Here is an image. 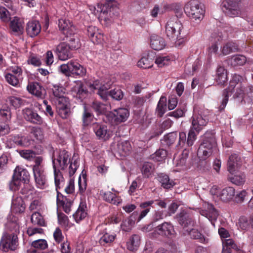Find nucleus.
Here are the masks:
<instances>
[{
	"label": "nucleus",
	"mask_w": 253,
	"mask_h": 253,
	"mask_svg": "<svg viewBox=\"0 0 253 253\" xmlns=\"http://www.w3.org/2000/svg\"><path fill=\"white\" fill-rule=\"evenodd\" d=\"M41 31V26L39 21L35 20L29 21L27 24L26 32L31 37L37 36Z\"/></svg>",
	"instance_id": "30"
},
{
	"label": "nucleus",
	"mask_w": 253,
	"mask_h": 253,
	"mask_svg": "<svg viewBox=\"0 0 253 253\" xmlns=\"http://www.w3.org/2000/svg\"><path fill=\"white\" fill-rule=\"evenodd\" d=\"M10 104L15 108H19L24 104L25 101L22 98L16 96H10L8 98Z\"/></svg>",
	"instance_id": "62"
},
{
	"label": "nucleus",
	"mask_w": 253,
	"mask_h": 253,
	"mask_svg": "<svg viewBox=\"0 0 253 253\" xmlns=\"http://www.w3.org/2000/svg\"><path fill=\"white\" fill-rule=\"evenodd\" d=\"M167 155V151L164 149H159L151 155L152 159L155 161L161 162L165 159Z\"/></svg>",
	"instance_id": "58"
},
{
	"label": "nucleus",
	"mask_w": 253,
	"mask_h": 253,
	"mask_svg": "<svg viewBox=\"0 0 253 253\" xmlns=\"http://www.w3.org/2000/svg\"><path fill=\"white\" fill-rule=\"evenodd\" d=\"M32 246L34 248L41 250H45L48 247L47 243L44 239L35 240L32 243Z\"/></svg>",
	"instance_id": "60"
},
{
	"label": "nucleus",
	"mask_w": 253,
	"mask_h": 253,
	"mask_svg": "<svg viewBox=\"0 0 253 253\" xmlns=\"http://www.w3.org/2000/svg\"><path fill=\"white\" fill-rule=\"evenodd\" d=\"M239 160L240 158L236 154H232L229 157L227 163V169L230 173L233 174L239 168Z\"/></svg>",
	"instance_id": "33"
},
{
	"label": "nucleus",
	"mask_w": 253,
	"mask_h": 253,
	"mask_svg": "<svg viewBox=\"0 0 253 253\" xmlns=\"http://www.w3.org/2000/svg\"><path fill=\"white\" fill-rule=\"evenodd\" d=\"M156 231L159 235L169 237L173 235L175 231L173 226L170 222H165L156 227Z\"/></svg>",
	"instance_id": "28"
},
{
	"label": "nucleus",
	"mask_w": 253,
	"mask_h": 253,
	"mask_svg": "<svg viewBox=\"0 0 253 253\" xmlns=\"http://www.w3.org/2000/svg\"><path fill=\"white\" fill-rule=\"evenodd\" d=\"M222 242V253H230L231 249L238 250V246L232 239H224Z\"/></svg>",
	"instance_id": "40"
},
{
	"label": "nucleus",
	"mask_w": 253,
	"mask_h": 253,
	"mask_svg": "<svg viewBox=\"0 0 253 253\" xmlns=\"http://www.w3.org/2000/svg\"><path fill=\"white\" fill-rule=\"evenodd\" d=\"M11 118L10 108L8 106H3L0 109V119L5 123H8Z\"/></svg>",
	"instance_id": "43"
},
{
	"label": "nucleus",
	"mask_w": 253,
	"mask_h": 253,
	"mask_svg": "<svg viewBox=\"0 0 253 253\" xmlns=\"http://www.w3.org/2000/svg\"><path fill=\"white\" fill-rule=\"evenodd\" d=\"M94 116L92 113L86 108L84 106V112L82 115V121L84 126L90 125L93 121Z\"/></svg>",
	"instance_id": "45"
},
{
	"label": "nucleus",
	"mask_w": 253,
	"mask_h": 253,
	"mask_svg": "<svg viewBox=\"0 0 253 253\" xmlns=\"http://www.w3.org/2000/svg\"><path fill=\"white\" fill-rule=\"evenodd\" d=\"M247 61L246 57L242 55H237L231 57V63L233 66L243 65Z\"/></svg>",
	"instance_id": "55"
},
{
	"label": "nucleus",
	"mask_w": 253,
	"mask_h": 253,
	"mask_svg": "<svg viewBox=\"0 0 253 253\" xmlns=\"http://www.w3.org/2000/svg\"><path fill=\"white\" fill-rule=\"evenodd\" d=\"M238 50V45L233 42H230L225 43L221 47V55H227L231 52L237 51Z\"/></svg>",
	"instance_id": "42"
},
{
	"label": "nucleus",
	"mask_w": 253,
	"mask_h": 253,
	"mask_svg": "<svg viewBox=\"0 0 253 253\" xmlns=\"http://www.w3.org/2000/svg\"><path fill=\"white\" fill-rule=\"evenodd\" d=\"M31 220L34 225H39L42 226L45 225L44 220L39 212H35L33 213L31 215Z\"/></svg>",
	"instance_id": "54"
},
{
	"label": "nucleus",
	"mask_w": 253,
	"mask_h": 253,
	"mask_svg": "<svg viewBox=\"0 0 253 253\" xmlns=\"http://www.w3.org/2000/svg\"><path fill=\"white\" fill-rule=\"evenodd\" d=\"M14 178L19 179L24 183L29 181L30 174L27 169L17 167L14 171Z\"/></svg>",
	"instance_id": "34"
},
{
	"label": "nucleus",
	"mask_w": 253,
	"mask_h": 253,
	"mask_svg": "<svg viewBox=\"0 0 253 253\" xmlns=\"http://www.w3.org/2000/svg\"><path fill=\"white\" fill-rule=\"evenodd\" d=\"M182 14V10H178L176 12V17L169 19L166 25L165 34L167 38L171 41H175L182 34L183 25L178 19V17H180Z\"/></svg>",
	"instance_id": "5"
},
{
	"label": "nucleus",
	"mask_w": 253,
	"mask_h": 253,
	"mask_svg": "<svg viewBox=\"0 0 253 253\" xmlns=\"http://www.w3.org/2000/svg\"><path fill=\"white\" fill-rule=\"evenodd\" d=\"M251 222L246 216H241L236 223L238 230L240 231L247 230L250 226Z\"/></svg>",
	"instance_id": "48"
},
{
	"label": "nucleus",
	"mask_w": 253,
	"mask_h": 253,
	"mask_svg": "<svg viewBox=\"0 0 253 253\" xmlns=\"http://www.w3.org/2000/svg\"><path fill=\"white\" fill-rule=\"evenodd\" d=\"M104 200L114 205H118L121 203L122 200L120 197L111 191H106L102 194Z\"/></svg>",
	"instance_id": "38"
},
{
	"label": "nucleus",
	"mask_w": 253,
	"mask_h": 253,
	"mask_svg": "<svg viewBox=\"0 0 253 253\" xmlns=\"http://www.w3.org/2000/svg\"><path fill=\"white\" fill-rule=\"evenodd\" d=\"M93 129L96 136L99 139L106 140L112 135L111 131L108 129L107 126L103 124L93 123Z\"/></svg>",
	"instance_id": "21"
},
{
	"label": "nucleus",
	"mask_w": 253,
	"mask_h": 253,
	"mask_svg": "<svg viewBox=\"0 0 253 253\" xmlns=\"http://www.w3.org/2000/svg\"><path fill=\"white\" fill-rule=\"evenodd\" d=\"M184 11L186 14L191 19L201 21L204 17L205 10L199 2L196 0H192L188 2L185 5Z\"/></svg>",
	"instance_id": "9"
},
{
	"label": "nucleus",
	"mask_w": 253,
	"mask_h": 253,
	"mask_svg": "<svg viewBox=\"0 0 253 253\" xmlns=\"http://www.w3.org/2000/svg\"><path fill=\"white\" fill-rule=\"evenodd\" d=\"M71 50L67 43L61 42L57 46L55 52L59 60L65 61L73 57Z\"/></svg>",
	"instance_id": "19"
},
{
	"label": "nucleus",
	"mask_w": 253,
	"mask_h": 253,
	"mask_svg": "<svg viewBox=\"0 0 253 253\" xmlns=\"http://www.w3.org/2000/svg\"><path fill=\"white\" fill-rule=\"evenodd\" d=\"M177 218L179 224L183 226L184 234L189 235L192 239L198 240L201 243L207 242L208 239L204 235L198 230L193 228L195 222L191 214L185 211H182L177 215Z\"/></svg>",
	"instance_id": "3"
},
{
	"label": "nucleus",
	"mask_w": 253,
	"mask_h": 253,
	"mask_svg": "<svg viewBox=\"0 0 253 253\" xmlns=\"http://www.w3.org/2000/svg\"><path fill=\"white\" fill-rule=\"evenodd\" d=\"M19 77L13 75L12 73H6L5 79L6 82L12 86L17 87L19 84Z\"/></svg>",
	"instance_id": "56"
},
{
	"label": "nucleus",
	"mask_w": 253,
	"mask_h": 253,
	"mask_svg": "<svg viewBox=\"0 0 253 253\" xmlns=\"http://www.w3.org/2000/svg\"><path fill=\"white\" fill-rule=\"evenodd\" d=\"M72 203V199L57 191V205L58 207H62L66 213H69L70 212Z\"/></svg>",
	"instance_id": "26"
},
{
	"label": "nucleus",
	"mask_w": 253,
	"mask_h": 253,
	"mask_svg": "<svg viewBox=\"0 0 253 253\" xmlns=\"http://www.w3.org/2000/svg\"><path fill=\"white\" fill-rule=\"evenodd\" d=\"M52 159L55 160L56 168L68 172L70 177L75 174L79 167V161L75 160L73 162L71 161L70 154L65 150H60L57 158L52 157Z\"/></svg>",
	"instance_id": "4"
},
{
	"label": "nucleus",
	"mask_w": 253,
	"mask_h": 253,
	"mask_svg": "<svg viewBox=\"0 0 253 253\" xmlns=\"http://www.w3.org/2000/svg\"><path fill=\"white\" fill-rule=\"evenodd\" d=\"M215 81L219 85H223L227 81V71L224 67L220 66L216 70Z\"/></svg>",
	"instance_id": "39"
},
{
	"label": "nucleus",
	"mask_w": 253,
	"mask_h": 253,
	"mask_svg": "<svg viewBox=\"0 0 253 253\" xmlns=\"http://www.w3.org/2000/svg\"><path fill=\"white\" fill-rule=\"evenodd\" d=\"M99 238V243L102 246L112 243L116 238V235L114 233H110L106 230L100 232L98 234Z\"/></svg>",
	"instance_id": "32"
},
{
	"label": "nucleus",
	"mask_w": 253,
	"mask_h": 253,
	"mask_svg": "<svg viewBox=\"0 0 253 253\" xmlns=\"http://www.w3.org/2000/svg\"><path fill=\"white\" fill-rule=\"evenodd\" d=\"M134 224V221L130 217L124 220L121 224V228L123 231L128 232L131 230Z\"/></svg>",
	"instance_id": "61"
},
{
	"label": "nucleus",
	"mask_w": 253,
	"mask_h": 253,
	"mask_svg": "<svg viewBox=\"0 0 253 253\" xmlns=\"http://www.w3.org/2000/svg\"><path fill=\"white\" fill-rule=\"evenodd\" d=\"M31 133L33 134L34 137L39 141L42 142L44 139V134L42 129L39 127H32Z\"/></svg>",
	"instance_id": "57"
},
{
	"label": "nucleus",
	"mask_w": 253,
	"mask_h": 253,
	"mask_svg": "<svg viewBox=\"0 0 253 253\" xmlns=\"http://www.w3.org/2000/svg\"><path fill=\"white\" fill-rule=\"evenodd\" d=\"M52 162L54 171V182L56 186V190L57 192L58 191V189H60L63 186L64 184V179L60 171L61 169H57L56 168L55 165V160L53 159Z\"/></svg>",
	"instance_id": "31"
},
{
	"label": "nucleus",
	"mask_w": 253,
	"mask_h": 253,
	"mask_svg": "<svg viewBox=\"0 0 253 253\" xmlns=\"http://www.w3.org/2000/svg\"><path fill=\"white\" fill-rule=\"evenodd\" d=\"M52 90L53 95L56 98L55 102L62 98H66L64 96L66 89L63 86L59 85H53Z\"/></svg>",
	"instance_id": "47"
},
{
	"label": "nucleus",
	"mask_w": 253,
	"mask_h": 253,
	"mask_svg": "<svg viewBox=\"0 0 253 253\" xmlns=\"http://www.w3.org/2000/svg\"><path fill=\"white\" fill-rule=\"evenodd\" d=\"M11 208V210L16 213L23 212L25 207L22 198L20 197H13Z\"/></svg>",
	"instance_id": "36"
},
{
	"label": "nucleus",
	"mask_w": 253,
	"mask_h": 253,
	"mask_svg": "<svg viewBox=\"0 0 253 253\" xmlns=\"http://www.w3.org/2000/svg\"><path fill=\"white\" fill-rule=\"evenodd\" d=\"M36 185L38 188L43 189L48 186L44 169L33 171Z\"/></svg>",
	"instance_id": "25"
},
{
	"label": "nucleus",
	"mask_w": 253,
	"mask_h": 253,
	"mask_svg": "<svg viewBox=\"0 0 253 253\" xmlns=\"http://www.w3.org/2000/svg\"><path fill=\"white\" fill-rule=\"evenodd\" d=\"M131 149L130 143L128 141L120 142L118 144V151L122 157H125L129 154Z\"/></svg>",
	"instance_id": "41"
},
{
	"label": "nucleus",
	"mask_w": 253,
	"mask_h": 253,
	"mask_svg": "<svg viewBox=\"0 0 253 253\" xmlns=\"http://www.w3.org/2000/svg\"><path fill=\"white\" fill-rule=\"evenodd\" d=\"M59 71L66 76L72 75L83 77L86 74V69L75 60H71L59 67Z\"/></svg>",
	"instance_id": "7"
},
{
	"label": "nucleus",
	"mask_w": 253,
	"mask_h": 253,
	"mask_svg": "<svg viewBox=\"0 0 253 253\" xmlns=\"http://www.w3.org/2000/svg\"><path fill=\"white\" fill-rule=\"evenodd\" d=\"M210 193L214 197L219 198L223 202H227L233 198L235 190L232 187L220 189L216 185H213L210 190Z\"/></svg>",
	"instance_id": "10"
},
{
	"label": "nucleus",
	"mask_w": 253,
	"mask_h": 253,
	"mask_svg": "<svg viewBox=\"0 0 253 253\" xmlns=\"http://www.w3.org/2000/svg\"><path fill=\"white\" fill-rule=\"evenodd\" d=\"M137 66L143 69L150 68L153 66V60L149 55L142 57L138 61Z\"/></svg>",
	"instance_id": "50"
},
{
	"label": "nucleus",
	"mask_w": 253,
	"mask_h": 253,
	"mask_svg": "<svg viewBox=\"0 0 253 253\" xmlns=\"http://www.w3.org/2000/svg\"><path fill=\"white\" fill-rule=\"evenodd\" d=\"M221 37L217 38V40H216L215 39L214 41V42L211 43V44L208 48V58L210 59L211 57L212 54H215L217 56H220L221 54L218 52V46L217 44V41H219L221 39Z\"/></svg>",
	"instance_id": "51"
},
{
	"label": "nucleus",
	"mask_w": 253,
	"mask_h": 253,
	"mask_svg": "<svg viewBox=\"0 0 253 253\" xmlns=\"http://www.w3.org/2000/svg\"><path fill=\"white\" fill-rule=\"evenodd\" d=\"M167 98L165 96H161L157 104L156 112L159 117H162L166 112L167 109Z\"/></svg>",
	"instance_id": "49"
},
{
	"label": "nucleus",
	"mask_w": 253,
	"mask_h": 253,
	"mask_svg": "<svg viewBox=\"0 0 253 253\" xmlns=\"http://www.w3.org/2000/svg\"><path fill=\"white\" fill-rule=\"evenodd\" d=\"M67 38V40L69 42L68 44L71 49H77L81 46L80 40L78 37L74 34L72 35H69Z\"/></svg>",
	"instance_id": "46"
},
{
	"label": "nucleus",
	"mask_w": 253,
	"mask_h": 253,
	"mask_svg": "<svg viewBox=\"0 0 253 253\" xmlns=\"http://www.w3.org/2000/svg\"><path fill=\"white\" fill-rule=\"evenodd\" d=\"M211 112L208 109H201L198 113L195 111L192 117V126L188 134L186 144L188 146L193 145L197 134L207 124Z\"/></svg>",
	"instance_id": "1"
},
{
	"label": "nucleus",
	"mask_w": 253,
	"mask_h": 253,
	"mask_svg": "<svg viewBox=\"0 0 253 253\" xmlns=\"http://www.w3.org/2000/svg\"><path fill=\"white\" fill-rule=\"evenodd\" d=\"M87 34L90 40L94 43L99 44L104 41L103 34L100 30L95 26L88 27Z\"/></svg>",
	"instance_id": "23"
},
{
	"label": "nucleus",
	"mask_w": 253,
	"mask_h": 253,
	"mask_svg": "<svg viewBox=\"0 0 253 253\" xmlns=\"http://www.w3.org/2000/svg\"><path fill=\"white\" fill-rule=\"evenodd\" d=\"M23 20L15 16L10 20L9 28L11 32L16 36L22 35L24 31Z\"/></svg>",
	"instance_id": "24"
},
{
	"label": "nucleus",
	"mask_w": 253,
	"mask_h": 253,
	"mask_svg": "<svg viewBox=\"0 0 253 253\" xmlns=\"http://www.w3.org/2000/svg\"><path fill=\"white\" fill-rule=\"evenodd\" d=\"M100 9L99 19L104 21L106 24L111 23L115 16H118V7L117 2L114 0H107L104 3L97 5Z\"/></svg>",
	"instance_id": "6"
},
{
	"label": "nucleus",
	"mask_w": 253,
	"mask_h": 253,
	"mask_svg": "<svg viewBox=\"0 0 253 253\" xmlns=\"http://www.w3.org/2000/svg\"><path fill=\"white\" fill-rule=\"evenodd\" d=\"M158 180L161 184V186L166 189H169L175 185L174 181L170 179L168 175L164 173L158 175Z\"/></svg>",
	"instance_id": "37"
},
{
	"label": "nucleus",
	"mask_w": 253,
	"mask_h": 253,
	"mask_svg": "<svg viewBox=\"0 0 253 253\" xmlns=\"http://www.w3.org/2000/svg\"><path fill=\"white\" fill-rule=\"evenodd\" d=\"M113 84V82L109 78L105 80H97L90 84L89 88L92 90H96L97 94L103 100H107L109 96L116 100H120L124 96L121 89L115 88L109 92L108 91L111 87Z\"/></svg>",
	"instance_id": "2"
},
{
	"label": "nucleus",
	"mask_w": 253,
	"mask_h": 253,
	"mask_svg": "<svg viewBox=\"0 0 253 253\" xmlns=\"http://www.w3.org/2000/svg\"><path fill=\"white\" fill-rule=\"evenodd\" d=\"M234 97L241 98V102L253 103V86H241L240 88H238Z\"/></svg>",
	"instance_id": "16"
},
{
	"label": "nucleus",
	"mask_w": 253,
	"mask_h": 253,
	"mask_svg": "<svg viewBox=\"0 0 253 253\" xmlns=\"http://www.w3.org/2000/svg\"><path fill=\"white\" fill-rule=\"evenodd\" d=\"M92 107L97 114L104 113L107 110L105 104L97 101H94L92 102Z\"/></svg>",
	"instance_id": "59"
},
{
	"label": "nucleus",
	"mask_w": 253,
	"mask_h": 253,
	"mask_svg": "<svg viewBox=\"0 0 253 253\" xmlns=\"http://www.w3.org/2000/svg\"><path fill=\"white\" fill-rule=\"evenodd\" d=\"M86 211L87 207L85 203L81 202L78 210L73 215L76 222H80L86 216Z\"/></svg>",
	"instance_id": "35"
},
{
	"label": "nucleus",
	"mask_w": 253,
	"mask_h": 253,
	"mask_svg": "<svg viewBox=\"0 0 253 253\" xmlns=\"http://www.w3.org/2000/svg\"><path fill=\"white\" fill-rule=\"evenodd\" d=\"M27 89L29 93L39 98H43L45 94L44 88L37 82L29 83Z\"/></svg>",
	"instance_id": "27"
},
{
	"label": "nucleus",
	"mask_w": 253,
	"mask_h": 253,
	"mask_svg": "<svg viewBox=\"0 0 253 253\" xmlns=\"http://www.w3.org/2000/svg\"><path fill=\"white\" fill-rule=\"evenodd\" d=\"M230 181L238 186L243 185L246 181V175L244 173L235 174L229 178Z\"/></svg>",
	"instance_id": "53"
},
{
	"label": "nucleus",
	"mask_w": 253,
	"mask_h": 253,
	"mask_svg": "<svg viewBox=\"0 0 253 253\" xmlns=\"http://www.w3.org/2000/svg\"><path fill=\"white\" fill-rule=\"evenodd\" d=\"M200 213L207 218L211 223L214 225V222L217 219L218 213L212 205L205 203L203 205V209L200 211Z\"/></svg>",
	"instance_id": "17"
},
{
	"label": "nucleus",
	"mask_w": 253,
	"mask_h": 253,
	"mask_svg": "<svg viewBox=\"0 0 253 253\" xmlns=\"http://www.w3.org/2000/svg\"><path fill=\"white\" fill-rule=\"evenodd\" d=\"M215 145L216 143L213 137L204 139L198 150V157L201 160H206L211 154L212 149Z\"/></svg>",
	"instance_id": "11"
},
{
	"label": "nucleus",
	"mask_w": 253,
	"mask_h": 253,
	"mask_svg": "<svg viewBox=\"0 0 253 253\" xmlns=\"http://www.w3.org/2000/svg\"><path fill=\"white\" fill-rule=\"evenodd\" d=\"M55 103L57 112L59 115L63 119L67 118L71 113L69 99L62 98Z\"/></svg>",
	"instance_id": "18"
},
{
	"label": "nucleus",
	"mask_w": 253,
	"mask_h": 253,
	"mask_svg": "<svg viewBox=\"0 0 253 253\" xmlns=\"http://www.w3.org/2000/svg\"><path fill=\"white\" fill-rule=\"evenodd\" d=\"M140 244V237L138 235H133L127 243V247L129 251L136 250Z\"/></svg>",
	"instance_id": "44"
},
{
	"label": "nucleus",
	"mask_w": 253,
	"mask_h": 253,
	"mask_svg": "<svg viewBox=\"0 0 253 253\" xmlns=\"http://www.w3.org/2000/svg\"><path fill=\"white\" fill-rule=\"evenodd\" d=\"M221 9L227 15L234 17L240 13L238 3L231 0H223L220 5Z\"/></svg>",
	"instance_id": "14"
},
{
	"label": "nucleus",
	"mask_w": 253,
	"mask_h": 253,
	"mask_svg": "<svg viewBox=\"0 0 253 253\" xmlns=\"http://www.w3.org/2000/svg\"><path fill=\"white\" fill-rule=\"evenodd\" d=\"M24 118L31 123L42 125L43 123L42 118L37 113V111L32 109L26 108L23 110Z\"/></svg>",
	"instance_id": "20"
},
{
	"label": "nucleus",
	"mask_w": 253,
	"mask_h": 253,
	"mask_svg": "<svg viewBox=\"0 0 253 253\" xmlns=\"http://www.w3.org/2000/svg\"><path fill=\"white\" fill-rule=\"evenodd\" d=\"M17 235L4 234L1 237L0 242V249L6 252L9 250L14 251L18 246Z\"/></svg>",
	"instance_id": "12"
},
{
	"label": "nucleus",
	"mask_w": 253,
	"mask_h": 253,
	"mask_svg": "<svg viewBox=\"0 0 253 253\" xmlns=\"http://www.w3.org/2000/svg\"><path fill=\"white\" fill-rule=\"evenodd\" d=\"M21 157L27 160H31L35 157L36 153L32 150H22L19 151Z\"/></svg>",
	"instance_id": "63"
},
{
	"label": "nucleus",
	"mask_w": 253,
	"mask_h": 253,
	"mask_svg": "<svg viewBox=\"0 0 253 253\" xmlns=\"http://www.w3.org/2000/svg\"><path fill=\"white\" fill-rule=\"evenodd\" d=\"M242 79V77L239 75L234 74L233 75L232 80H231V81H230L229 85L227 89H225L223 90V98L222 100L221 104L218 107L219 111H222L224 110L228 101L229 96H231L236 86L237 85H238L236 89V91L238 88H240L241 86H244L243 85L240 83Z\"/></svg>",
	"instance_id": "8"
},
{
	"label": "nucleus",
	"mask_w": 253,
	"mask_h": 253,
	"mask_svg": "<svg viewBox=\"0 0 253 253\" xmlns=\"http://www.w3.org/2000/svg\"><path fill=\"white\" fill-rule=\"evenodd\" d=\"M129 115V113L127 109L120 108L109 112L106 117L108 121L111 123L118 124L125 122Z\"/></svg>",
	"instance_id": "13"
},
{
	"label": "nucleus",
	"mask_w": 253,
	"mask_h": 253,
	"mask_svg": "<svg viewBox=\"0 0 253 253\" xmlns=\"http://www.w3.org/2000/svg\"><path fill=\"white\" fill-rule=\"evenodd\" d=\"M150 45L155 50H161L165 47L166 43L163 38L156 34H152L150 38Z\"/></svg>",
	"instance_id": "29"
},
{
	"label": "nucleus",
	"mask_w": 253,
	"mask_h": 253,
	"mask_svg": "<svg viewBox=\"0 0 253 253\" xmlns=\"http://www.w3.org/2000/svg\"><path fill=\"white\" fill-rule=\"evenodd\" d=\"M8 141L14 144L24 147H29L34 145V140L28 135L17 134L10 135Z\"/></svg>",
	"instance_id": "15"
},
{
	"label": "nucleus",
	"mask_w": 253,
	"mask_h": 253,
	"mask_svg": "<svg viewBox=\"0 0 253 253\" xmlns=\"http://www.w3.org/2000/svg\"><path fill=\"white\" fill-rule=\"evenodd\" d=\"M201 65V62L198 59H197L193 63L191 67L190 65H187L186 67L185 72L187 75H193L194 72L199 68Z\"/></svg>",
	"instance_id": "64"
},
{
	"label": "nucleus",
	"mask_w": 253,
	"mask_h": 253,
	"mask_svg": "<svg viewBox=\"0 0 253 253\" xmlns=\"http://www.w3.org/2000/svg\"><path fill=\"white\" fill-rule=\"evenodd\" d=\"M58 27L63 34L68 37L69 35H72L76 32L75 27L72 22L68 19L61 18L58 20Z\"/></svg>",
	"instance_id": "22"
},
{
	"label": "nucleus",
	"mask_w": 253,
	"mask_h": 253,
	"mask_svg": "<svg viewBox=\"0 0 253 253\" xmlns=\"http://www.w3.org/2000/svg\"><path fill=\"white\" fill-rule=\"evenodd\" d=\"M154 170V167L152 164L149 162L144 163L141 168V172L143 175L145 177L150 176Z\"/></svg>",
	"instance_id": "52"
}]
</instances>
